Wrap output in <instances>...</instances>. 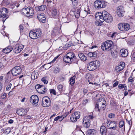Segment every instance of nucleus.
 Wrapping results in <instances>:
<instances>
[{
    "instance_id": "nucleus-35",
    "label": "nucleus",
    "mask_w": 135,
    "mask_h": 135,
    "mask_svg": "<svg viewBox=\"0 0 135 135\" xmlns=\"http://www.w3.org/2000/svg\"><path fill=\"white\" fill-rule=\"evenodd\" d=\"M12 84L11 83H9L6 88V90L7 91H9L10 90Z\"/></svg>"
},
{
    "instance_id": "nucleus-60",
    "label": "nucleus",
    "mask_w": 135,
    "mask_h": 135,
    "mask_svg": "<svg viewBox=\"0 0 135 135\" xmlns=\"http://www.w3.org/2000/svg\"><path fill=\"white\" fill-rule=\"evenodd\" d=\"M87 92V90L86 89H84L83 90V93L84 94H86Z\"/></svg>"
},
{
    "instance_id": "nucleus-33",
    "label": "nucleus",
    "mask_w": 135,
    "mask_h": 135,
    "mask_svg": "<svg viewBox=\"0 0 135 135\" xmlns=\"http://www.w3.org/2000/svg\"><path fill=\"white\" fill-rule=\"evenodd\" d=\"M88 55L90 57H95L97 56V54L94 52H90L88 53Z\"/></svg>"
},
{
    "instance_id": "nucleus-14",
    "label": "nucleus",
    "mask_w": 135,
    "mask_h": 135,
    "mask_svg": "<svg viewBox=\"0 0 135 135\" xmlns=\"http://www.w3.org/2000/svg\"><path fill=\"white\" fill-rule=\"evenodd\" d=\"M80 112H75L72 114L70 117V120L73 122H76L77 119L80 118Z\"/></svg>"
},
{
    "instance_id": "nucleus-46",
    "label": "nucleus",
    "mask_w": 135,
    "mask_h": 135,
    "mask_svg": "<svg viewBox=\"0 0 135 135\" xmlns=\"http://www.w3.org/2000/svg\"><path fill=\"white\" fill-rule=\"evenodd\" d=\"M60 71V69L58 67H56L55 68V69L54 70V72L55 73H57Z\"/></svg>"
},
{
    "instance_id": "nucleus-31",
    "label": "nucleus",
    "mask_w": 135,
    "mask_h": 135,
    "mask_svg": "<svg viewBox=\"0 0 135 135\" xmlns=\"http://www.w3.org/2000/svg\"><path fill=\"white\" fill-rule=\"evenodd\" d=\"M25 109L24 108H22L21 109H20L18 110H17V112L19 113V115H20L22 116L24 115L25 114Z\"/></svg>"
},
{
    "instance_id": "nucleus-61",
    "label": "nucleus",
    "mask_w": 135,
    "mask_h": 135,
    "mask_svg": "<svg viewBox=\"0 0 135 135\" xmlns=\"http://www.w3.org/2000/svg\"><path fill=\"white\" fill-rule=\"evenodd\" d=\"M2 88V83H0V92Z\"/></svg>"
},
{
    "instance_id": "nucleus-15",
    "label": "nucleus",
    "mask_w": 135,
    "mask_h": 135,
    "mask_svg": "<svg viewBox=\"0 0 135 135\" xmlns=\"http://www.w3.org/2000/svg\"><path fill=\"white\" fill-rule=\"evenodd\" d=\"M49 98L47 97H44L42 99V106L44 107H47L50 105Z\"/></svg>"
},
{
    "instance_id": "nucleus-28",
    "label": "nucleus",
    "mask_w": 135,
    "mask_h": 135,
    "mask_svg": "<svg viewBox=\"0 0 135 135\" xmlns=\"http://www.w3.org/2000/svg\"><path fill=\"white\" fill-rule=\"evenodd\" d=\"M38 75H39L38 73L33 72L32 73L31 75V79L33 80H34L37 78Z\"/></svg>"
},
{
    "instance_id": "nucleus-17",
    "label": "nucleus",
    "mask_w": 135,
    "mask_h": 135,
    "mask_svg": "<svg viewBox=\"0 0 135 135\" xmlns=\"http://www.w3.org/2000/svg\"><path fill=\"white\" fill-rule=\"evenodd\" d=\"M125 12V10L122 6H120L118 7L117 10V14L118 16L120 17H123Z\"/></svg>"
},
{
    "instance_id": "nucleus-40",
    "label": "nucleus",
    "mask_w": 135,
    "mask_h": 135,
    "mask_svg": "<svg viewBox=\"0 0 135 135\" xmlns=\"http://www.w3.org/2000/svg\"><path fill=\"white\" fill-rule=\"evenodd\" d=\"M112 121H110V120L107 119L105 120V122L106 125L108 127L110 126V124L111 123Z\"/></svg>"
},
{
    "instance_id": "nucleus-59",
    "label": "nucleus",
    "mask_w": 135,
    "mask_h": 135,
    "mask_svg": "<svg viewBox=\"0 0 135 135\" xmlns=\"http://www.w3.org/2000/svg\"><path fill=\"white\" fill-rule=\"evenodd\" d=\"M13 120H12V119H10L8 122V123H13Z\"/></svg>"
},
{
    "instance_id": "nucleus-44",
    "label": "nucleus",
    "mask_w": 135,
    "mask_h": 135,
    "mask_svg": "<svg viewBox=\"0 0 135 135\" xmlns=\"http://www.w3.org/2000/svg\"><path fill=\"white\" fill-rule=\"evenodd\" d=\"M55 61L54 60H53L50 62L48 64H45L44 65H48V66L49 67V68L51 67L53 65V63Z\"/></svg>"
},
{
    "instance_id": "nucleus-58",
    "label": "nucleus",
    "mask_w": 135,
    "mask_h": 135,
    "mask_svg": "<svg viewBox=\"0 0 135 135\" xmlns=\"http://www.w3.org/2000/svg\"><path fill=\"white\" fill-rule=\"evenodd\" d=\"M128 123L130 126V127H131V126L132 124V121L131 120H130L128 121Z\"/></svg>"
},
{
    "instance_id": "nucleus-5",
    "label": "nucleus",
    "mask_w": 135,
    "mask_h": 135,
    "mask_svg": "<svg viewBox=\"0 0 135 135\" xmlns=\"http://www.w3.org/2000/svg\"><path fill=\"white\" fill-rule=\"evenodd\" d=\"M41 32L40 29L31 31L29 33L30 37L33 39H36L41 35Z\"/></svg>"
},
{
    "instance_id": "nucleus-63",
    "label": "nucleus",
    "mask_w": 135,
    "mask_h": 135,
    "mask_svg": "<svg viewBox=\"0 0 135 135\" xmlns=\"http://www.w3.org/2000/svg\"><path fill=\"white\" fill-rule=\"evenodd\" d=\"M128 92L127 91H126L124 93V96H125L127 95L128 94Z\"/></svg>"
},
{
    "instance_id": "nucleus-50",
    "label": "nucleus",
    "mask_w": 135,
    "mask_h": 135,
    "mask_svg": "<svg viewBox=\"0 0 135 135\" xmlns=\"http://www.w3.org/2000/svg\"><path fill=\"white\" fill-rule=\"evenodd\" d=\"M69 114V112H66L63 115H62L63 117V118H65Z\"/></svg>"
},
{
    "instance_id": "nucleus-21",
    "label": "nucleus",
    "mask_w": 135,
    "mask_h": 135,
    "mask_svg": "<svg viewBox=\"0 0 135 135\" xmlns=\"http://www.w3.org/2000/svg\"><path fill=\"white\" fill-rule=\"evenodd\" d=\"M27 14L26 16L27 17L32 16L34 14V11L32 7H29L27 9Z\"/></svg>"
},
{
    "instance_id": "nucleus-29",
    "label": "nucleus",
    "mask_w": 135,
    "mask_h": 135,
    "mask_svg": "<svg viewBox=\"0 0 135 135\" xmlns=\"http://www.w3.org/2000/svg\"><path fill=\"white\" fill-rule=\"evenodd\" d=\"M78 56L82 60L85 61L87 59L86 56L82 53H79Z\"/></svg>"
},
{
    "instance_id": "nucleus-19",
    "label": "nucleus",
    "mask_w": 135,
    "mask_h": 135,
    "mask_svg": "<svg viewBox=\"0 0 135 135\" xmlns=\"http://www.w3.org/2000/svg\"><path fill=\"white\" fill-rule=\"evenodd\" d=\"M125 66V63L123 62H120L119 65L115 67V71L116 72H119L123 69Z\"/></svg>"
},
{
    "instance_id": "nucleus-8",
    "label": "nucleus",
    "mask_w": 135,
    "mask_h": 135,
    "mask_svg": "<svg viewBox=\"0 0 135 135\" xmlns=\"http://www.w3.org/2000/svg\"><path fill=\"white\" fill-rule=\"evenodd\" d=\"M118 27L120 30L122 31L128 30L130 27V25L128 24L123 23L118 24Z\"/></svg>"
},
{
    "instance_id": "nucleus-38",
    "label": "nucleus",
    "mask_w": 135,
    "mask_h": 135,
    "mask_svg": "<svg viewBox=\"0 0 135 135\" xmlns=\"http://www.w3.org/2000/svg\"><path fill=\"white\" fill-rule=\"evenodd\" d=\"M87 11L85 10H84L83 12L81 13V14L83 16V17H85L87 15Z\"/></svg>"
},
{
    "instance_id": "nucleus-55",
    "label": "nucleus",
    "mask_w": 135,
    "mask_h": 135,
    "mask_svg": "<svg viewBox=\"0 0 135 135\" xmlns=\"http://www.w3.org/2000/svg\"><path fill=\"white\" fill-rule=\"evenodd\" d=\"M50 92L51 93L53 94H56L55 91L54 89L51 90Z\"/></svg>"
},
{
    "instance_id": "nucleus-11",
    "label": "nucleus",
    "mask_w": 135,
    "mask_h": 135,
    "mask_svg": "<svg viewBox=\"0 0 135 135\" xmlns=\"http://www.w3.org/2000/svg\"><path fill=\"white\" fill-rule=\"evenodd\" d=\"M99 12H98L95 15V18L96 21L95 24L97 26H100L101 25L102 23L104 22L103 18L101 17Z\"/></svg>"
},
{
    "instance_id": "nucleus-4",
    "label": "nucleus",
    "mask_w": 135,
    "mask_h": 135,
    "mask_svg": "<svg viewBox=\"0 0 135 135\" xmlns=\"http://www.w3.org/2000/svg\"><path fill=\"white\" fill-rule=\"evenodd\" d=\"M113 45V42L111 40H108L104 42L101 46L103 50H111Z\"/></svg>"
},
{
    "instance_id": "nucleus-12",
    "label": "nucleus",
    "mask_w": 135,
    "mask_h": 135,
    "mask_svg": "<svg viewBox=\"0 0 135 135\" xmlns=\"http://www.w3.org/2000/svg\"><path fill=\"white\" fill-rule=\"evenodd\" d=\"M105 106L104 103L100 101L98 102L95 105V109L96 110L99 112L100 110H104L105 108Z\"/></svg>"
},
{
    "instance_id": "nucleus-20",
    "label": "nucleus",
    "mask_w": 135,
    "mask_h": 135,
    "mask_svg": "<svg viewBox=\"0 0 135 135\" xmlns=\"http://www.w3.org/2000/svg\"><path fill=\"white\" fill-rule=\"evenodd\" d=\"M37 18L38 20L41 22L44 23L46 21V17L44 13L39 14L37 15Z\"/></svg>"
},
{
    "instance_id": "nucleus-32",
    "label": "nucleus",
    "mask_w": 135,
    "mask_h": 135,
    "mask_svg": "<svg viewBox=\"0 0 135 135\" xmlns=\"http://www.w3.org/2000/svg\"><path fill=\"white\" fill-rule=\"evenodd\" d=\"M118 88L120 89L124 88V90H127V87L126 85L124 84H120L118 85Z\"/></svg>"
},
{
    "instance_id": "nucleus-30",
    "label": "nucleus",
    "mask_w": 135,
    "mask_h": 135,
    "mask_svg": "<svg viewBox=\"0 0 135 135\" xmlns=\"http://www.w3.org/2000/svg\"><path fill=\"white\" fill-rule=\"evenodd\" d=\"M75 76H74L70 79L69 80V83L71 85H73L75 83Z\"/></svg>"
},
{
    "instance_id": "nucleus-3",
    "label": "nucleus",
    "mask_w": 135,
    "mask_h": 135,
    "mask_svg": "<svg viewBox=\"0 0 135 135\" xmlns=\"http://www.w3.org/2000/svg\"><path fill=\"white\" fill-rule=\"evenodd\" d=\"M100 65L99 61L95 60L90 62L87 65V67L88 69L90 71H92L96 69Z\"/></svg>"
},
{
    "instance_id": "nucleus-39",
    "label": "nucleus",
    "mask_w": 135,
    "mask_h": 135,
    "mask_svg": "<svg viewBox=\"0 0 135 135\" xmlns=\"http://www.w3.org/2000/svg\"><path fill=\"white\" fill-rule=\"evenodd\" d=\"M57 88L59 91H61L63 89V86L62 85L59 84L57 86Z\"/></svg>"
},
{
    "instance_id": "nucleus-42",
    "label": "nucleus",
    "mask_w": 135,
    "mask_h": 135,
    "mask_svg": "<svg viewBox=\"0 0 135 135\" xmlns=\"http://www.w3.org/2000/svg\"><path fill=\"white\" fill-rule=\"evenodd\" d=\"M7 95V94L5 93H3L1 96V99H5Z\"/></svg>"
},
{
    "instance_id": "nucleus-23",
    "label": "nucleus",
    "mask_w": 135,
    "mask_h": 135,
    "mask_svg": "<svg viewBox=\"0 0 135 135\" xmlns=\"http://www.w3.org/2000/svg\"><path fill=\"white\" fill-rule=\"evenodd\" d=\"M13 50V48L11 46H8L4 49H3L2 51L5 53H8Z\"/></svg>"
},
{
    "instance_id": "nucleus-6",
    "label": "nucleus",
    "mask_w": 135,
    "mask_h": 135,
    "mask_svg": "<svg viewBox=\"0 0 135 135\" xmlns=\"http://www.w3.org/2000/svg\"><path fill=\"white\" fill-rule=\"evenodd\" d=\"M93 115H89L85 116L83 118V124L86 128H88L90 126V122L91 120L93 118Z\"/></svg>"
},
{
    "instance_id": "nucleus-18",
    "label": "nucleus",
    "mask_w": 135,
    "mask_h": 135,
    "mask_svg": "<svg viewBox=\"0 0 135 135\" xmlns=\"http://www.w3.org/2000/svg\"><path fill=\"white\" fill-rule=\"evenodd\" d=\"M30 101L31 103L34 105L37 103L38 101V98L36 95H33L31 96Z\"/></svg>"
},
{
    "instance_id": "nucleus-49",
    "label": "nucleus",
    "mask_w": 135,
    "mask_h": 135,
    "mask_svg": "<svg viewBox=\"0 0 135 135\" xmlns=\"http://www.w3.org/2000/svg\"><path fill=\"white\" fill-rule=\"evenodd\" d=\"M58 117H59V121H61L64 119V118H63V117L62 115L61 116H58Z\"/></svg>"
},
{
    "instance_id": "nucleus-26",
    "label": "nucleus",
    "mask_w": 135,
    "mask_h": 135,
    "mask_svg": "<svg viewBox=\"0 0 135 135\" xmlns=\"http://www.w3.org/2000/svg\"><path fill=\"white\" fill-rule=\"evenodd\" d=\"M100 132L102 135H105L107 133V129L104 126H102L100 128Z\"/></svg>"
},
{
    "instance_id": "nucleus-36",
    "label": "nucleus",
    "mask_w": 135,
    "mask_h": 135,
    "mask_svg": "<svg viewBox=\"0 0 135 135\" xmlns=\"http://www.w3.org/2000/svg\"><path fill=\"white\" fill-rule=\"evenodd\" d=\"M41 81L44 82L45 84H46L48 83V81L47 80V77H44L43 78L41 79Z\"/></svg>"
},
{
    "instance_id": "nucleus-9",
    "label": "nucleus",
    "mask_w": 135,
    "mask_h": 135,
    "mask_svg": "<svg viewBox=\"0 0 135 135\" xmlns=\"http://www.w3.org/2000/svg\"><path fill=\"white\" fill-rule=\"evenodd\" d=\"M8 13L7 9L5 8L0 9V17H2V20L4 23L8 18L7 15Z\"/></svg>"
},
{
    "instance_id": "nucleus-53",
    "label": "nucleus",
    "mask_w": 135,
    "mask_h": 135,
    "mask_svg": "<svg viewBox=\"0 0 135 135\" xmlns=\"http://www.w3.org/2000/svg\"><path fill=\"white\" fill-rule=\"evenodd\" d=\"M118 84V81H117L115 83H114L113 85V87H115V86H117Z\"/></svg>"
},
{
    "instance_id": "nucleus-56",
    "label": "nucleus",
    "mask_w": 135,
    "mask_h": 135,
    "mask_svg": "<svg viewBox=\"0 0 135 135\" xmlns=\"http://www.w3.org/2000/svg\"><path fill=\"white\" fill-rule=\"evenodd\" d=\"M133 80V78L132 76H130L128 78V81L129 82H132Z\"/></svg>"
},
{
    "instance_id": "nucleus-37",
    "label": "nucleus",
    "mask_w": 135,
    "mask_h": 135,
    "mask_svg": "<svg viewBox=\"0 0 135 135\" xmlns=\"http://www.w3.org/2000/svg\"><path fill=\"white\" fill-rule=\"evenodd\" d=\"M28 9V7L27 8H23L22 10V12L24 14H25L26 15H27V9Z\"/></svg>"
},
{
    "instance_id": "nucleus-51",
    "label": "nucleus",
    "mask_w": 135,
    "mask_h": 135,
    "mask_svg": "<svg viewBox=\"0 0 135 135\" xmlns=\"http://www.w3.org/2000/svg\"><path fill=\"white\" fill-rule=\"evenodd\" d=\"M24 118L26 119H30L31 118V117L30 115H26L24 116Z\"/></svg>"
},
{
    "instance_id": "nucleus-34",
    "label": "nucleus",
    "mask_w": 135,
    "mask_h": 135,
    "mask_svg": "<svg viewBox=\"0 0 135 135\" xmlns=\"http://www.w3.org/2000/svg\"><path fill=\"white\" fill-rule=\"evenodd\" d=\"M119 127L120 128L124 126V128H125L124 122V120H122L120 121L119 123Z\"/></svg>"
},
{
    "instance_id": "nucleus-48",
    "label": "nucleus",
    "mask_w": 135,
    "mask_h": 135,
    "mask_svg": "<svg viewBox=\"0 0 135 135\" xmlns=\"http://www.w3.org/2000/svg\"><path fill=\"white\" fill-rule=\"evenodd\" d=\"M80 10H78L76 12L77 15H75L76 16H77V17H78V16H80Z\"/></svg>"
},
{
    "instance_id": "nucleus-41",
    "label": "nucleus",
    "mask_w": 135,
    "mask_h": 135,
    "mask_svg": "<svg viewBox=\"0 0 135 135\" xmlns=\"http://www.w3.org/2000/svg\"><path fill=\"white\" fill-rule=\"evenodd\" d=\"M11 131V129L10 128L7 127L5 130V132L7 134H9Z\"/></svg>"
},
{
    "instance_id": "nucleus-57",
    "label": "nucleus",
    "mask_w": 135,
    "mask_h": 135,
    "mask_svg": "<svg viewBox=\"0 0 135 135\" xmlns=\"http://www.w3.org/2000/svg\"><path fill=\"white\" fill-rule=\"evenodd\" d=\"M94 131V129H90L88 130V132L89 133L91 134L92 132H93Z\"/></svg>"
},
{
    "instance_id": "nucleus-13",
    "label": "nucleus",
    "mask_w": 135,
    "mask_h": 135,
    "mask_svg": "<svg viewBox=\"0 0 135 135\" xmlns=\"http://www.w3.org/2000/svg\"><path fill=\"white\" fill-rule=\"evenodd\" d=\"M22 70L20 66H16L12 69L11 71L13 75L16 76L21 73Z\"/></svg>"
},
{
    "instance_id": "nucleus-7",
    "label": "nucleus",
    "mask_w": 135,
    "mask_h": 135,
    "mask_svg": "<svg viewBox=\"0 0 135 135\" xmlns=\"http://www.w3.org/2000/svg\"><path fill=\"white\" fill-rule=\"evenodd\" d=\"M107 4V2L104 0H98L95 1L94 4V6L97 9H100L105 7Z\"/></svg>"
},
{
    "instance_id": "nucleus-64",
    "label": "nucleus",
    "mask_w": 135,
    "mask_h": 135,
    "mask_svg": "<svg viewBox=\"0 0 135 135\" xmlns=\"http://www.w3.org/2000/svg\"><path fill=\"white\" fill-rule=\"evenodd\" d=\"M97 46H92V47H90V48L91 49H92L94 48H97Z\"/></svg>"
},
{
    "instance_id": "nucleus-22",
    "label": "nucleus",
    "mask_w": 135,
    "mask_h": 135,
    "mask_svg": "<svg viewBox=\"0 0 135 135\" xmlns=\"http://www.w3.org/2000/svg\"><path fill=\"white\" fill-rule=\"evenodd\" d=\"M120 54L121 56L124 57H126L128 55V51L127 50L123 49L120 50Z\"/></svg>"
},
{
    "instance_id": "nucleus-16",
    "label": "nucleus",
    "mask_w": 135,
    "mask_h": 135,
    "mask_svg": "<svg viewBox=\"0 0 135 135\" xmlns=\"http://www.w3.org/2000/svg\"><path fill=\"white\" fill-rule=\"evenodd\" d=\"M35 88L38 89L37 91L40 90V91H39V92L41 94H44L47 91V88L43 85L37 84Z\"/></svg>"
},
{
    "instance_id": "nucleus-52",
    "label": "nucleus",
    "mask_w": 135,
    "mask_h": 135,
    "mask_svg": "<svg viewBox=\"0 0 135 135\" xmlns=\"http://www.w3.org/2000/svg\"><path fill=\"white\" fill-rule=\"evenodd\" d=\"M132 59L134 61H135V52L133 53L132 55Z\"/></svg>"
},
{
    "instance_id": "nucleus-47",
    "label": "nucleus",
    "mask_w": 135,
    "mask_h": 135,
    "mask_svg": "<svg viewBox=\"0 0 135 135\" xmlns=\"http://www.w3.org/2000/svg\"><path fill=\"white\" fill-rule=\"evenodd\" d=\"M108 116L110 118H114L115 117V114L113 113H111L108 115Z\"/></svg>"
},
{
    "instance_id": "nucleus-27",
    "label": "nucleus",
    "mask_w": 135,
    "mask_h": 135,
    "mask_svg": "<svg viewBox=\"0 0 135 135\" xmlns=\"http://www.w3.org/2000/svg\"><path fill=\"white\" fill-rule=\"evenodd\" d=\"M117 123L115 121H112L110 124V126H109V129H116V127L117 126Z\"/></svg>"
},
{
    "instance_id": "nucleus-43",
    "label": "nucleus",
    "mask_w": 135,
    "mask_h": 135,
    "mask_svg": "<svg viewBox=\"0 0 135 135\" xmlns=\"http://www.w3.org/2000/svg\"><path fill=\"white\" fill-rule=\"evenodd\" d=\"M112 55V57L114 58H116L117 56V53L116 51L111 52Z\"/></svg>"
},
{
    "instance_id": "nucleus-24",
    "label": "nucleus",
    "mask_w": 135,
    "mask_h": 135,
    "mask_svg": "<svg viewBox=\"0 0 135 135\" xmlns=\"http://www.w3.org/2000/svg\"><path fill=\"white\" fill-rule=\"evenodd\" d=\"M51 15L54 18L57 17L58 16V12L57 10L54 8H53L52 10Z\"/></svg>"
},
{
    "instance_id": "nucleus-54",
    "label": "nucleus",
    "mask_w": 135,
    "mask_h": 135,
    "mask_svg": "<svg viewBox=\"0 0 135 135\" xmlns=\"http://www.w3.org/2000/svg\"><path fill=\"white\" fill-rule=\"evenodd\" d=\"M19 28H20V32H21L23 30V27L21 25H20L19 26Z\"/></svg>"
},
{
    "instance_id": "nucleus-25",
    "label": "nucleus",
    "mask_w": 135,
    "mask_h": 135,
    "mask_svg": "<svg viewBox=\"0 0 135 135\" xmlns=\"http://www.w3.org/2000/svg\"><path fill=\"white\" fill-rule=\"evenodd\" d=\"M46 8V6L44 5L36 7H35V10L36 11H40L44 10Z\"/></svg>"
},
{
    "instance_id": "nucleus-2",
    "label": "nucleus",
    "mask_w": 135,
    "mask_h": 135,
    "mask_svg": "<svg viewBox=\"0 0 135 135\" xmlns=\"http://www.w3.org/2000/svg\"><path fill=\"white\" fill-rule=\"evenodd\" d=\"M99 13L101 17L103 18L104 22L105 21L107 23H110L113 21V17L111 15L106 11H104L102 13L99 12Z\"/></svg>"
},
{
    "instance_id": "nucleus-10",
    "label": "nucleus",
    "mask_w": 135,
    "mask_h": 135,
    "mask_svg": "<svg viewBox=\"0 0 135 135\" xmlns=\"http://www.w3.org/2000/svg\"><path fill=\"white\" fill-rule=\"evenodd\" d=\"M24 48V46L21 44L14 45L13 47V51L16 53L20 52Z\"/></svg>"
},
{
    "instance_id": "nucleus-62",
    "label": "nucleus",
    "mask_w": 135,
    "mask_h": 135,
    "mask_svg": "<svg viewBox=\"0 0 135 135\" xmlns=\"http://www.w3.org/2000/svg\"><path fill=\"white\" fill-rule=\"evenodd\" d=\"M59 117L57 116V117L55 118L54 119V120L57 121L59 119Z\"/></svg>"
},
{
    "instance_id": "nucleus-45",
    "label": "nucleus",
    "mask_w": 135,
    "mask_h": 135,
    "mask_svg": "<svg viewBox=\"0 0 135 135\" xmlns=\"http://www.w3.org/2000/svg\"><path fill=\"white\" fill-rule=\"evenodd\" d=\"M18 98L20 99L21 102H23L25 101V98L24 97H22L19 96L18 97Z\"/></svg>"
},
{
    "instance_id": "nucleus-1",
    "label": "nucleus",
    "mask_w": 135,
    "mask_h": 135,
    "mask_svg": "<svg viewBox=\"0 0 135 135\" xmlns=\"http://www.w3.org/2000/svg\"><path fill=\"white\" fill-rule=\"evenodd\" d=\"M76 57L74 52H70L66 54L64 57V61L67 63H75L74 60L76 59Z\"/></svg>"
}]
</instances>
